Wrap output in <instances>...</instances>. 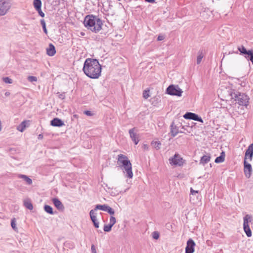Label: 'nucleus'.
I'll return each mask as SVG.
<instances>
[{"label":"nucleus","mask_w":253,"mask_h":253,"mask_svg":"<svg viewBox=\"0 0 253 253\" xmlns=\"http://www.w3.org/2000/svg\"><path fill=\"white\" fill-rule=\"evenodd\" d=\"M9 152L11 157L15 159V150L14 148H10L9 149Z\"/></svg>","instance_id":"nucleus-37"},{"label":"nucleus","mask_w":253,"mask_h":253,"mask_svg":"<svg viewBox=\"0 0 253 253\" xmlns=\"http://www.w3.org/2000/svg\"><path fill=\"white\" fill-rule=\"evenodd\" d=\"M152 237L154 239H158L159 238L160 234L157 231H154L152 234Z\"/></svg>","instance_id":"nucleus-34"},{"label":"nucleus","mask_w":253,"mask_h":253,"mask_svg":"<svg viewBox=\"0 0 253 253\" xmlns=\"http://www.w3.org/2000/svg\"><path fill=\"white\" fill-rule=\"evenodd\" d=\"M41 24L42 27V29H43V32H44L45 34H47V29H46V24H45V22L44 21V19H41Z\"/></svg>","instance_id":"nucleus-30"},{"label":"nucleus","mask_w":253,"mask_h":253,"mask_svg":"<svg viewBox=\"0 0 253 253\" xmlns=\"http://www.w3.org/2000/svg\"><path fill=\"white\" fill-rule=\"evenodd\" d=\"M179 132L182 133V131H178V128L174 125L173 122L170 125V134L172 137L175 136Z\"/></svg>","instance_id":"nucleus-18"},{"label":"nucleus","mask_w":253,"mask_h":253,"mask_svg":"<svg viewBox=\"0 0 253 253\" xmlns=\"http://www.w3.org/2000/svg\"><path fill=\"white\" fill-rule=\"evenodd\" d=\"M36 10L38 12V13H39V15H40L41 17H43L44 16V13L42 11L41 8H40V9H37Z\"/></svg>","instance_id":"nucleus-40"},{"label":"nucleus","mask_w":253,"mask_h":253,"mask_svg":"<svg viewBox=\"0 0 253 253\" xmlns=\"http://www.w3.org/2000/svg\"><path fill=\"white\" fill-rule=\"evenodd\" d=\"M240 54L243 55L248 61H250L253 64V49L247 50L243 45L238 47Z\"/></svg>","instance_id":"nucleus-5"},{"label":"nucleus","mask_w":253,"mask_h":253,"mask_svg":"<svg viewBox=\"0 0 253 253\" xmlns=\"http://www.w3.org/2000/svg\"><path fill=\"white\" fill-rule=\"evenodd\" d=\"M11 5V0H0V16L5 15Z\"/></svg>","instance_id":"nucleus-7"},{"label":"nucleus","mask_w":253,"mask_h":253,"mask_svg":"<svg viewBox=\"0 0 253 253\" xmlns=\"http://www.w3.org/2000/svg\"><path fill=\"white\" fill-rule=\"evenodd\" d=\"M204 56L203 55L202 52L199 51L198 52V55L197 58V64H199L201 62L202 59L203 58Z\"/></svg>","instance_id":"nucleus-29"},{"label":"nucleus","mask_w":253,"mask_h":253,"mask_svg":"<svg viewBox=\"0 0 253 253\" xmlns=\"http://www.w3.org/2000/svg\"><path fill=\"white\" fill-rule=\"evenodd\" d=\"M2 130V123L1 121H0V131Z\"/></svg>","instance_id":"nucleus-50"},{"label":"nucleus","mask_w":253,"mask_h":253,"mask_svg":"<svg viewBox=\"0 0 253 253\" xmlns=\"http://www.w3.org/2000/svg\"><path fill=\"white\" fill-rule=\"evenodd\" d=\"M231 99H234L236 103L240 105L247 106L249 102V97L244 93H241L235 90H231L229 92Z\"/></svg>","instance_id":"nucleus-4"},{"label":"nucleus","mask_w":253,"mask_h":253,"mask_svg":"<svg viewBox=\"0 0 253 253\" xmlns=\"http://www.w3.org/2000/svg\"><path fill=\"white\" fill-rule=\"evenodd\" d=\"M18 177L22 178L29 185H31L32 183V180L26 175L19 174Z\"/></svg>","instance_id":"nucleus-23"},{"label":"nucleus","mask_w":253,"mask_h":253,"mask_svg":"<svg viewBox=\"0 0 253 253\" xmlns=\"http://www.w3.org/2000/svg\"><path fill=\"white\" fill-rule=\"evenodd\" d=\"M198 192H199V191L194 190L192 188H191V189H190V193H191V195H195V194H196L197 193H198Z\"/></svg>","instance_id":"nucleus-41"},{"label":"nucleus","mask_w":253,"mask_h":253,"mask_svg":"<svg viewBox=\"0 0 253 253\" xmlns=\"http://www.w3.org/2000/svg\"><path fill=\"white\" fill-rule=\"evenodd\" d=\"M165 39V37L162 35H159L157 38V40L158 41H161Z\"/></svg>","instance_id":"nucleus-43"},{"label":"nucleus","mask_w":253,"mask_h":253,"mask_svg":"<svg viewBox=\"0 0 253 253\" xmlns=\"http://www.w3.org/2000/svg\"><path fill=\"white\" fill-rule=\"evenodd\" d=\"M170 165L181 166L183 164V159L178 154H175L173 157L169 159Z\"/></svg>","instance_id":"nucleus-9"},{"label":"nucleus","mask_w":253,"mask_h":253,"mask_svg":"<svg viewBox=\"0 0 253 253\" xmlns=\"http://www.w3.org/2000/svg\"><path fill=\"white\" fill-rule=\"evenodd\" d=\"M27 80L30 82H37L38 80L37 78L35 76H28Z\"/></svg>","instance_id":"nucleus-33"},{"label":"nucleus","mask_w":253,"mask_h":253,"mask_svg":"<svg viewBox=\"0 0 253 253\" xmlns=\"http://www.w3.org/2000/svg\"><path fill=\"white\" fill-rule=\"evenodd\" d=\"M152 146L156 148L157 150L160 149L161 143L160 141H155L152 142Z\"/></svg>","instance_id":"nucleus-28"},{"label":"nucleus","mask_w":253,"mask_h":253,"mask_svg":"<svg viewBox=\"0 0 253 253\" xmlns=\"http://www.w3.org/2000/svg\"><path fill=\"white\" fill-rule=\"evenodd\" d=\"M108 205H97L95 206V208L93 210H95V212L97 210H102V211H107V209L108 208Z\"/></svg>","instance_id":"nucleus-24"},{"label":"nucleus","mask_w":253,"mask_h":253,"mask_svg":"<svg viewBox=\"0 0 253 253\" xmlns=\"http://www.w3.org/2000/svg\"><path fill=\"white\" fill-rule=\"evenodd\" d=\"M52 201L54 205L58 210L63 211L64 209V206L58 199L54 198L52 199Z\"/></svg>","instance_id":"nucleus-16"},{"label":"nucleus","mask_w":253,"mask_h":253,"mask_svg":"<svg viewBox=\"0 0 253 253\" xmlns=\"http://www.w3.org/2000/svg\"><path fill=\"white\" fill-rule=\"evenodd\" d=\"M112 226L109 224L108 225H104L103 230L105 232H108L111 230Z\"/></svg>","instance_id":"nucleus-31"},{"label":"nucleus","mask_w":253,"mask_h":253,"mask_svg":"<svg viewBox=\"0 0 253 253\" xmlns=\"http://www.w3.org/2000/svg\"><path fill=\"white\" fill-rule=\"evenodd\" d=\"M195 243L192 239H189L187 242V246L185 248L186 253H193Z\"/></svg>","instance_id":"nucleus-12"},{"label":"nucleus","mask_w":253,"mask_h":253,"mask_svg":"<svg viewBox=\"0 0 253 253\" xmlns=\"http://www.w3.org/2000/svg\"><path fill=\"white\" fill-rule=\"evenodd\" d=\"M135 128L133 127L129 130V134L131 140L134 142L135 145L137 144L139 141V139L135 132Z\"/></svg>","instance_id":"nucleus-15"},{"label":"nucleus","mask_w":253,"mask_h":253,"mask_svg":"<svg viewBox=\"0 0 253 253\" xmlns=\"http://www.w3.org/2000/svg\"><path fill=\"white\" fill-rule=\"evenodd\" d=\"M143 148L144 150H148V146L146 144H144L143 145Z\"/></svg>","instance_id":"nucleus-46"},{"label":"nucleus","mask_w":253,"mask_h":253,"mask_svg":"<svg viewBox=\"0 0 253 253\" xmlns=\"http://www.w3.org/2000/svg\"><path fill=\"white\" fill-rule=\"evenodd\" d=\"M89 215L94 226L96 228H99V223L97 220V213L95 212V210H91L89 212Z\"/></svg>","instance_id":"nucleus-14"},{"label":"nucleus","mask_w":253,"mask_h":253,"mask_svg":"<svg viewBox=\"0 0 253 253\" xmlns=\"http://www.w3.org/2000/svg\"><path fill=\"white\" fill-rule=\"evenodd\" d=\"M106 211L108 212L109 213H110L111 215L114 214L115 213L114 210L112 208H111L110 207H109V206H108L107 211Z\"/></svg>","instance_id":"nucleus-35"},{"label":"nucleus","mask_w":253,"mask_h":253,"mask_svg":"<svg viewBox=\"0 0 253 253\" xmlns=\"http://www.w3.org/2000/svg\"><path fill=\"white\" fill-rule=\"evenodd\" d=\"M59 97L61 99H64L65 97L64 93L61 94L59 95Z\"/></svg>","instance_id":"nucleus-45"},{"label":"nucleus","mask_w":253,"mask_h":253,"mask_svg":"<svg viewBox=\"0 0 253 253\" xmlns=\"http://www.w3.org/2000/svg\"><path fill=\"white\" fill-rule=\"evenodd\" d=\"M84 24L87 29L94 33L99 31L103 25L102 20L93 15H86L84 19Z\"/></svg>","instance_id":"nucleus-2"},{"label":"nucleus","mask_w":253,"mask_h":253,"mask_svg":"<svg viewBox=\"0 0 253 253\" xmlns=\"http://www.w3.org/2000/svg\"><path fill=\"white\" fill-rule=\"evenodd\" d=\"M83 70L86 76L96 79L101 75V66L97 59L87 58L84 63Z\"/></svg>","instance_id":"nucleus-1"},{"label":"nucleus","mask_w":253,"mask_h":253,"mask_svg":"<svg viewBox=\"0 0 253 253\" xmlns=\"http://www.w3.org/2000/svg\"><path fill=\"white\" fill-rule=\"evenodd\" d=\"M10 95V92H8V91H6L5 93V95L7 96H9Z\"/></svg>","instance_id":"nucleus-49"},{"label":"nucleus","mask_w":253,"mask_h":253,"mask_svg":"<svg viewBox=\"0 0 253 253\" xmlns=\"http://www.w3.org/2000/svg\"><path fill=\"white\" fill-rule=\"evenodd\" d=\"M24 205L27 209L30 210H32L33 209V205L29 199L25 200L24 201Z\"/></svg>","instance_id":"nucleus-25"},{"label":"nucleus","mask_w":253,"mask_h":253,"mask_svg":"<svg viewBox=\"0 0 253 253\" xmlns=\"http://www.w3.org/2000/svg\"><path fill=\"white\" fill-rule=\"evenodd\" d=\"M33 4L36 10L40 9L42 6V1L41 0H34Z\"/></svg>","instance_id":"nucleus-26"},{"label":"nucleus","mask_w":253,"mask_h":253,"mask_svg":"<svg viewBox=\"0 0 253 253\" xmlns=\"http://www.w3.org/2000/svg\"><path fill=\"white\" fill-rule=\"evenodd\" d=\"M183 117L185 119L193 120L194 121L200 122L201 123H203V119L198 115L193 113L187 112L183 115Z\"/></svg>","instance_id":"nucleus-10"},{"label":"nucleus","mask_w":253,"mask_h":253,"mask_svg":"<svg viewBox=\"0 0 253 253\" xmlns=\"http://www.w3.org/2000/svg\"><path fill=\"white\" fill-rule=\"evenodd\" d=\"M211 157L210 155H204L201 157L200 160V164L205 165L210 161Z\"/></svg>","instance_id":"nucleus-22"},{"label":"nucleus","mask_w":253,"mask_h":253,"mask_svg":"<svg viewBox=\"0 0 253 253\" xmlns=\"http://www.w3.org/2000/svg\"><path fill=\"white\" fill-rule=\"evenodd\" d=\"M252 215L246 214L243 218V229L248 237L252 236V231L249 226V223L252 221Z\"/></svg>","instance_id":"nucleus-6"},{"label":"nucleus","mask_w":253,"mask_h":253,"mask_svg":"<svg viewBox=\"0 0 253 253\" xmlns=\"http://www.w3.org/2000/svg\"><path fill=\"white\" fill-rule=\"evenodd\" d=\"M29 121H23L17 127V129L21 132H23L26 127L28 126Z\"/></svg>","instance_id":"nucleus-20"},{"label":"nucleus","mask_w":253,"mask_h":253,"mask_svg":"<svg viewBox=\"0 0 253 253\" xmlns=\"http://www.w3.org/2000/svg\"><path fill=\"white\" fill-rule=\"evenodd\" d=\"M168 94L171 95L181 96L183 91L179 87L178 85L173 84L170 85L167 89Z\"/></svg>","instance_id":"nucleus-8"},{"label":"nucleus","mask_w":253,"mask_h":253,"mask_svg":"<svg viewBox=\"0 0 253 253\" xmlns=\"http://www.w3.org/2000/svg\"><path fill=\"white\" fill-rule=\"evenodd\" d=\"M11 225L13 229H16V224L15 223V218H13V219H12L11 222Z\"/></svg>","instance_id":"nucleus-39"},{"label":"nucleus","mask_w":253,"mask_h":253,"mask_svg":"<svg viewBox=\"0 0 253 253\" xmlns=\"http://www.w3.org/2000/svg\"><path fill=\"white\" fill-rule=\"evenodd\" d=\"M43 138V135L42 134H40L39 135H38V139H42Z\"/></svg>","instance_id":"nucleus-48"},{"label":"nucleus","mask_w":253,"mask_h":253,"mask_svg":"<svg viewBox=\"0 0 253 253\" xmlns=\"http://www.w3.org/2000/svg\"><path fill=\"white\" fill-rule=\"evenodd\" d=\"M44 210L48 213H49L50 214H53L52 208L50 206L45 205L44 206Z\"/></svg>","instance_id":"nucleus-27"},{"label":"nucleus","mask_w":253,"mask_h":253,"mask_svg":"<svg viewBox=\"0 0 253 253\" xmlns=\"http://www.w3.org/2000/svg\"><path fill=\"white\" fill-rule=\"evenodd\" d=\"M84 114L87 116H90L92 115V113L90 111H85Z\"/></svg>","instance_id":"nucleus-44"},{"label":"nucleus","mask_w":253,"mask_h":253,"mask_svg":"<svg viewBox=\"0 0 253 253\" xmlns=\"http://www.w3.org/2000/svg\"><path fill=\"white\" fill-rule=\"evenodd\" d=\"M253 171L252 165L248 163L247 161H244V172L245 175L248 178H249L252 174Z\"/></svg>","instance_id":"nucleus-11"},{"label":"nucleus","mask_w":253,"mask_h":253,"mask_svg":"<svg viewBox=\"0 0 253 253\" xmlns=\"http://www.w3.org/2000/svg\"><path fill=\"white\" fill-rule=\"evenodd\" d=\"M253 157V143L250 144L246 151L244 160L247 161L248 158L252 161Z\"/></svg>","instance_id":"nucleus-13"},{"label":"nucleus","mask_w":253,"mask_h":253,"mask_svg":"<svg viewBox=\"0 0 253 253\" xmlns=\"http://www.w3.org/2000/svg\"><path fill=\"white\" fill-rule=\"evenodd\" d=\"M225 152L222 151L221 153L220 156L217 157L215 159V161H214L215 163H220L223 162L225 160Z\"/></svg>","instance_id":"nucleus-21"},{"label":"nucleus","mask_w":253,"mask_h":253,"mask_svg":"<svg viewBox=\"0 0 253 253\" xmlns=\"http://www.w3.org/2000/svg\"><path fill=\"white\" fill-rule=\"evenodd\" d=\"M3 82L6 84L12 83V80L8 77H5L3 78Z\"/></svg>","instance_id":"nucleus-36"},{"label":"nucleus","mask_w":253,"mask_h":253,"mask_svg":"<svg viewBox=\"0 0 253 253\" xmlns=\"http://www.w3.org/2000/svg\"><path fill=\"white\" fill-rule=\"evenodd\" d=\"M149 92V90H144L143 91V96L144 98L147 99L150 96Z\"/></svg>","instance_id":"nucleus-38"},{"label":"nucleus","mask_w":253,"mask_h":253,"mask_svg":"<svg viewBox=\"0 0 253 253\" xmlns=\"http://www.w3.org/2000/svg\"><path fill=\"white\" fill-rule=\"evenodd\" d=\"M118 157L117 163L124 173H126V176L128 178H132L133 175L132 165L128 158L123 154L119 155Z\"/></svg>","instance_id":"nucleus-3"},{"label":"nucleus","mask_w":253,"mask_h":253,"mask_svg":"<svg viewBox=\"0 0 253 253\" xmlns=\"http://www.w3.org/2000/svg\"><path fill=\"white\" fill-rule=\"evenodd\" d=\"M146 1L150 2V3H154L155 1V0H145Z\"/></svg>","instance_id":"nucleus-47"},{"label":"nucleus","mask_w":253,"mask_h":253,"mask_svg":"<svg viewBox=\"0 0 253 253\" xmlns=\"http://www.w3.org/2000/svg\"><path fill=\"white\" fill-rule=\"evenodd\" d=\"M50 125L53 126L60 127L64 126V124L61 119L55 118L50 121Z\"/></svg>","instance_id":"nucleus-17"},{"label":"nucleus","mask_w":253,"mask_h":253,"mask_svg":"<svg viewBox=\"0 0 253 253\" xmlns=\"http://www.w3.org/2000/svg\"><path fill=\"white\" fill-rule=\"evenodd\" d=\"M56 53V50L54 46L50 43L49 45V47L46 49V53L48 55L52 56Z\"/></svg>","instance_id":"nucleus-19"},{"label":"nucleus","mask_w":253,"mask_h":253,"mask_svg":"<svg viewBox=\"0 0 253 253\" xmlns=\"http://www.w3.org/2000/svg\"><path fill=\"white\" fill-rule=\"evenodd\" d=\"M91 250L92 253H97L95 246L94 245H91Z\"/></svg>","instance_id":"nucleus-42"},{"label":"nucleus","mask_w":253,"mask_h":253,"mask_svg":"<svg viewBox=\"0 0 253 253\" xmlns=\"http://www.w3.org/2000/svg\"><path fill=\"white\" fill-rule=\"evenodd\" d=\"M116 222V220L115 217L113 216H111L110 218V223L109 224L111 225V226H112L113 227V226L115 224Z\"/></svg>","instance_id":"nucleus-32"}]
</instances>
